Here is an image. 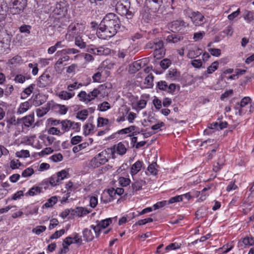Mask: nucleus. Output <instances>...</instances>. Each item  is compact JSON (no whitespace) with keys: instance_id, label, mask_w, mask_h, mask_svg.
I'll use <instances>...</instances> for the list:
<instances>
[{"instance_id":"nucleus-4","label":"nucleus","mask_w":254,"mask_h":254,"mask_svg":"<svg viewBox=\"0 0 254 254\" xmlns=\"http://www.w3.org/2000/svg\"><path fill=\"white\" fill-rule=\"evenodd\" d=\"M72 244H76L79 246L82 244V240L79 234L74 233L71 236L67 237L64 240L63 243V248L59 252V254L66 253L68 250V247Z\"/></svg>"},{"instance_id":"nucleus-7","label":"nucleus","mask_w":254,"mask_h":254,"mask_svg":"<svg viewBox=\"0 0 254 254\" xmlns=\"http://www.w3.org/2000/svg\"><path fill=\"white\" fill-rule=\"evenodd\" d=\"M81 31L80 24L76 23H72L68 26L67 33L65 35V37L66 39L70 40L77 36Z\"/></svg>"},{"instance_id":"nucleus-40","label":"nucleus","mask_w":254,"mask_h":254,"mask_svg":"<svg viewBox=\"0 0 254 254\" xmlns=\"http://www.w3.org/2000/svg\"><path fill=\"white\" fill-rule=\"evenodd\" d=\"M53 126L49 128L48 130V132L50 134L61 135L62 133L59 127H54Z\"/></svg>"},{"instance_id":"nucleus-56","label":"nucleus","mask_w":254,"mask_h":254,"mask_svg":"<svg viewBox=\"0 0 254 254\" xmlns=\"http://www.w3.org/2000/svg\"><path fill=\"white\" fill-rule=\"evenodd\" d=\"M191 64L193 67L196 68H200L202 66V62L199 59L192 60Z\"/></svg>"},{"instance_id":"nucleus-52","label":"nucleus","mask_w":254,"mask_h":254,"mask_svg":"<svg viewBox=\"0 0 254 254\" xmlns=\"http://www.w3.org/2000/svg\"><path fill=\"white\" fill-rule=\"evenodd\" d=\"M22 164L17 159H13L10 161V166L12 169L18 168Z\"/></svg>"},{"instance_id":"nucleus-16","label":"nucleus","mask_w":254,"mask_h":254,"mask_svg":"<svg viewBox=\"0 0 254 254\" xmlns=\"http://www.w3.org/2000/svg\"><path fill=\"white\" fill-rule=\"evenodd\" d=\"M92 211L90 208L83 207H77L75 209H71V215L72 216L81 217L87 215Z\"/></svg>"},{"instance_id":"nucleus-48","label":"nucleus","mask_w":254,"mask_h":254,"mask_svg":"<svg viewBox=\"0 0 254 254\" xmlns=\"http://www.w3.org/2000/svg\"><path fill=\"white\" fill-rule=\"evenodd\" d=\"M205 33L204 31L195 32L193 34V39L194 41H198L201 40L205 36Z\"/></svg>"},{"instance_id":"nucleus-24","label":"nucleus","mask_w":254,"mask_h":254,"mask_svg":"<svg viewBox=\"0 0 254 254\" xmlns=\"http://www.w3.org/2000/svg\"><path fill=\"white\" fill-rule=\"evenodd\" d=\"M141 60H138L134 62L131 64L129 65L128 71L130 73H134L138 71L141 68Z\"/></svg>"},{"instance_id":"nucleus-64","label":"nucleus","mask_w":254,"mask_h":254,"mask_svg":"<svg viewBox=\"0 0 254 254\" xmlns=\"http://www.w3.org/2000/svg\"><path fill=\"white\" fill-rule=\"evenodd\" d=\"M167 83L165 81H159L157 83L158 88L161 90L166 91L167 89Z\"/></svg>"},{"instance_id":"nucleus-6","label":"nucleus","mask_w":254,"mask_h":254,"mask_svg":"<svg viewBox=\"0 0 254 254\" xmlns=\"http://www.w3.org/2000/svg\"><path fill=\"white\" fill-rule=\"evenodd\" d=\"M145 126H149V128L146 129H150L151 133H155L161 130V128L164 127V123L161 121H158L153 117H149L147 121L145 120Z\"/></svg>"},{"instance_id":"nucleus-20","label":"nucleus","mask_w":254,"mask_h":254,"mask_svg":"<svg viewBox=\"0 0 254 254\" xmlns=\"http://www.w3.org/2000/svg\"><path fill=\"white\" fill-rule=\"evenodd\" d=\"M130 6L125 5L122 2H117L115 6V9L117 13L121 15H124L127 14V10L129 9Z\"/></svg>"},{"instance_id":"nucleus-12","label":"nucleus","mask_w":254,"mask_h":254,"mask_svg":"<svg viewBox=\"0 0 254 254\" xmlns=\"http://www.w3.org/2000/svg\"><path fill=\"white\" fill-rule=\"evenodd\" d=\"M219 64L218 61L214 62L207 68L206 70L203 73L201 76H198L197 78L199 79H204L207 78L208 77V74L213 73L218 69Z\"/></svg>"},{"instance_id":"nucleus-3","label":"nucleus","mask_w":254,"mask_h":254,"mask_svg":"<svg viewBox=\"0 0 254 254\" xmlns=\"http://www.w3.org/2000/svg\"><path fill=\"white\" fill-rule=\"evenodd\" d=\"M67 175L68 173L65 170H63L58 172L56 174L53 175L48 179L42 181L40 184V185L44 186L46 185V186L44 187L45 189H46L49 184L52 187H55L58 185L61 181L66 178Z\"/></svg>"},{"instance_id":"nucleus-42","label":"nucleus","mask_w":254,"mask_h":254,"mask_svg":"<svg viewBox=\"0 0 254 254\" xmlns=\"http://www.w3.org/2000/svg\"><path fill=\"white\" fill-rule=\"evenodd\" d=\"M234 247L233 242L224 245L221 249L223 251V253L226 254L232 250Z\"/></svg>"},{"instance_id":"nucleus-31","label":"nucleus","mask_w":254,"mask_h":254,"mask_svg":"<svg viewBox=\"0 0 254 254\" xmlns=\"http://www.w3.org/2000/svg\"><path fill=\"white\" fill-rule=\"evenodd\" d=\"M82 233L84 240L87 242H90L94 239V235L91 230L85 228L83 230Z\"/></svg>"},{"instance_id":"nucleus-27","label":"nucleus","mask_w":254,"mask_h":254,"mask_svg":"<svg viewBox=\"0 0 254 254\" xmlns=\"http://www.w3.org/2000/svg\"><path fill=\"white\" fill-rule=\"evenodd\" d=\"M158 165L156 162H153L149 164L147 171H145L146 175H152L153 176L156 175L158 173V170L157 169Z\"/></svg>"},{"instance_id":"nucleus-23","label":"nucleus","mask_w":254,"mask_h":254,"mask_svg":"<svg viewBox=\"0 0 254 254\" xmlns=\"http://www.w3.org/2000/svg\"><path fill=\"white\" fill-rule=\"evenodd\" d=\"M47 97L46 95L42 94H37L34 98V105L39 106L44 104L47 100Z\"/></svg>"},{"instance_id":"nucleus-41","label":"nucleus","mask_w":254,"mask_h":254,"mask_svg":"<svg viewBox=\"0 0 254 254\" xmlns=\"http://www.w3.org/2000/svg\"><path fill=\"white\" fill-rule=\"evenodd\" d=\"M88 113L87 110H83L79 112H78L77 113L76 117L77 118L79 119V120H81L82 121L85 120L87 117L88 116Z\"/></svg>"},{"instance_id":"nucleus-44","label":"nucleus","mask_w":254,"mask_h":254,"mask_svg":"<svg viewBox=\"0 0 254 254\" xmlns=\"http://www.w3.org/2000/svg\"><path fill=\"white\" fill-rule=\"evenodd\" d=\"M34 173V171L31 167H28L25 169L22 173L21 176L22 177L26 178L30 177Z\"/></svg>"},{"instance_id":"nucleus-10","label":"nucleus","mask_w":254,"mask_h":254,"mask_svg":"<svg viewBox=\"0 0 254 254\" xmlns=\"http://www.w3.org/2000/svg\"><path fill=\"white\" fill-rule=\"evenodd\" d=\"M238 246L240 248L244 246L245 248L254 246V237L249 234L242 237L239 241Z\"/></svg>"},{"instance_id":"nucleus-61","label":"nucleus","mask_w":254,"mask_h":254,"mask_svg":"<svg viewBox=\"0 0 254 254\" xmlns=\"http://www.w3.org/2000/svg\"><path fill=\"white\" fill-rule=\"evenodd\" d=\"M97 224L96 226H94L93 225H91L90 228L93 229L95 232V234L96 235V237H99L102 229L101 227H100L99 225L98 224V223H96Z\"/></svg>"},{"instance_id":"nucleus-32","label":"nucleus","mask_w":254,"mask_h":254,"mask_svg":"<svg viewBox=\"0 0 254 254\" xmlns=\"http://www.w3.org/2000/svg\"><path fill=\"white\" fill-rule=\"evenodd\" d=\"M29 107L30 104L28 101L22 103L17 110V113L21 114L26 112L29 109Z\"/></svg>"},{"instance_id":"nucleus-38","label":"nucleus","mask_w":254,"mask_h":254,"mask_svg":"<svg viewBox=\"0 0 254 254\" xmlns=\"http://www.w3.org/2000/svg\"><path fill=\"white\" fill-rule=\"evenodd\" d=\"M58 201V198L56 196H54L48 199L47 202L44 204V206L46 208H49L53 206Z\"/></svg>"},{"instance_id":"nucleus-47","label":"nucleus","mask_w":254,"mask_h":254,"mask_svg":"<svg viewBox=\"0 0 254 254\" xmlns=\"http://www.w3.org/2000/svg\"><path fill=\"white\" fill-rule=\"evenodd\" d=\"M118 181L119 183L122 187H126L128 186L130 182V180L129 178L125 177H120Z\"/></svg>"},{"instance_id":"nucleus-62","label":"nucleus","mask_w":254,"mask_h":254,"mask_svg":"<svg viewBox=\"0 0 254 254\" xmlns=\"http://www.w3.org/2000/svg\"><path fill=\"white\" fill-rule=\"evenodd\" d=\"M54 151V150L52 149L51 147H47L42 150L41 152L38 153V155L40 156H44L45 155L49 154L52 153Z\"/></svg>"},{"instance_id":"nucleus-45","label":"nucleus","mask_w":254,"mask_h":254,"mask_svg":"<svg viewBox=\"0 0 254 254\" xmlns=\"http://www.w3.org/2000/svg\"><path fill=\"white\" fill-rule=\"evenodd\" d=\"M16 157L18 158H27L30 156L29 152L27 150H21L16 153Z\"/></svg>"},{"instance_id":"nucleus-17","label":"nucleus","mask_w":254,"mask_h":254,"mask_svg":"<svg viewBox=\"0 0 254 254\" xmlns=\"http://www.w3.org/2000/svg\"><path fill=\"white\" fill-rule=\"evenodd\" d=\"M190 18L192 22L195 26L201 25L205 22V19L203 15L198 11L192 12Z\"/></svg>"},{"instance_id":"nucleus-50","label":"nucleus","mask_w":254,"mask_h":254,"mask_svg":"<svg viewBox=\"0 0 254 254\" xmlns=\"http://www.w3.org/2000/svg\"><path fill=\"white\" fill-rule=\"evenodd\" d=\"M46 230V227L45 226H38L35 228H33L32 230V232L35 233L36 235H40L41 233H43Z\"/></svg>"},{"instance_id":"nucleus-29","label":"nucleus","mask_w":254,"mask_h":254,"mask_svg":"<svg viewBox=\"0 0 254 254\" xmlns=\"http://www.w3.org/2000/svg\"><path fill=\"white\" fill-rule=\"evenodd\" d=\"M58 97L62 100H67L72 98L74 96V92L61 91L58 94Z\"/></svg>"},{"instance_id":"nucleus-9","label":"nucleus","mask_w":254,"mask_h":254,"mask_svg":"<svg viewBox=\"0 0 254 254\" xmlns=\"http://www.w3.org/2000/svg\"><path fill=\"white\" fill-rule=\"evenodd\" d=\"M154 51L153 56L157 59H160L163 58L165 54V50L164 48L163 42L162 41L159 40L154 43Z\"/></svg>"},{"instance_id":"nucleus-34","label":"nucleus","mask_w":254,"mask_h":254,"mask_svg":"<svg viewBox=\"0 0 254 254\" xmlns=\"http://www.w3.org/2000/svg\"><path fill=\"white\" fill-rule=\"evenodd\" d=\"M107 85L106 84L101 85L99 86L98 88H95L92 91L90 92L92 98L94 99L100 93V91L103 90L105 88H107Z\"/></svg>"},{"instance_id":"nucleus-33","label":"nucleus","mask_w":254,"mask_h":254,"mask_svg":"<svg viewBox=\"0 0 254 254\" xmlns=\"http://www.w3.org/2000/svg\"><path fill=\"white\" fill-rule=\"evenodd\" d=\"M107 155V154L106 151H102L101 152L99 153L95 157L97 158H98L101 165H103L108 161Z\"/></svg>"},{"instance_id":"nucleus-5","label":"nucleus","mask_w":254,"mask_h":254,"mask_svg":"<svg viewBox=\"0 0 254 254\" xmlns=\"http://www.w3.org/2000/svg\"><path fill=\"white\" fill-rule=\"evenodd\" d=\"M27 5V0H9V10L12 14H19L23 12Z\"/></svg>"},{"instance_id":"nucleus-13","label":"nucleus","mask_w":254,"mask_h":254,"mask_svg":"<svg viewBox=\"0 0 254 254\" xmlns=\"http://www.w3.org/2000/svg\"><path fill=\"white\" fill-rule=\"evenodd\" d=\"M52 78L49 74L43 73L37 81V85L40 88L46 87L51 82Z\"/></svg>"},{"instance_id":"nucleus-53","label":"nucleus","mask_w":254,"mask_h":254,"mask_svg":"<svg viewBox=\"0 0 254 254\" xmlns=\"http://www.w3.org/2000/svg\"><path fill=\"white\" fill-rule=\"evenodd\" d=\"M75 44L81 49L86 47V43L80 38L76 37L75 40Z\"/></svg>"},{"instance_id":"nucleus-26","label":"nucleus","mask_w":254,"mask_h":254,"mask_svg":"<svg viewBox=\"0 0 254 254\" xmlns=\"http://www.w3.org/2000/svg\"><path fill=\"white\" fill-rule=\"evenodd\" d=\"M180 76V73L176 69H170L167 74V78L172 80H177L179 78Z\"/></svg>"},{"instance_id":"nucleus-35","label":"nucleus","mask_w":254,"mask_h":254,"mask_svg":"<svg viewBox=\"0 0 254 254\" xmlns=\"http://www.w3.org/2000/svg\"><path fill=\"white\" fill-rule=\"evenodd\" d=\"M96 50V55L99 56L109 55L111 51L110 49L104 47L97 48Z\"/></svg>"},{"instance_id":"nucleus-18","label":"nucleus","mask_w":254,"mask_h":254,"mask_svg":"<svg viewBox=\"0 0 254 254\" xmlns=\"http://www.w3.org/2000/svg\"><path fill=\"white\" fill-rule=\"evenodd\" d=\"M127 152V148L124 144H115L113 147L111 149V152L112 157H116L115 154H117L120 155H123Z\"/></svg>"},{"instance_id":"nucleus-15","label":"nucleus","mask_w":254,"mask_h":254,"mask_svg":"<svg viewBox=\"0 0 254 254\" xmlns=\"http://www.w3.org/2000/svg\"><path fill=\"white\" fill-rule=\"evenodd\" d=\"M251 98L248 96L244 97L241 100L240 102L238 104V105L239 106L238 107V112L240 115H242L246 113L247 110H246L245 108L248 105L251 104Z\"/></svg>"},{"instance_id":"nucleus-37","label":"nucleus","mask_w":254,"mask_h":254,"mask_svg":"<svg viewBox=\"0 0 254 254\" xmlns=\"http://www.w3.org/2000/svg\"><path fill=\"white\" fill-rule=\"evenodd\" d=\"M112 221L110 218L103 220L102 221H97L96 223L99 225L101 229H104L107 227L112 223Z\"/></svg>"},{"instance_id":"nucleus-59","label":"nucleus","mask_w":254,"mask_h":254,"mask_svg":"<svg viewBox=\"0 0 254 254\" xmlns=\"http://www.w3.org/2000/svg\"><path fill=\"white\" fill-rule=\"evenodd\" d=\"M182 201V196L180 195H176L171 197L168 200V204H172L175 202H179Z\"/></svg>"},{"instance_id":"nucleus-14","label":"nucleus","mask_w":254,"mask_h":254,"mask_svg":"<svg viewBox=\"0 0 254 254\" xmlns=\"http://www.w3.org/2000/svg\"><path fill=\"white\" fill-rule=\"evenodd\" d=\"M98 158L94 157L92 159L85 161L83 163V167L84 169L89 170L98 168L101 166Z\"/></svg>"},{"instance_id":"nucleus-11","label":"nucleus","mask_w":254,"mask_h":254,"mask_svg":"<svg viewBox=\"0 0 254 254\" xmlns=\"http://www.w3.org/2000/svg\"><path fill=\"white\" fill-rule=\"evenodd\" d=\"M152 70V67L147 66L145 68H144V72L149 73L144 79V88H150L153 86V76L151 73Z\"/></svg>"},{"instance_id":"nucleus-49","label":"nucleus","mask_w":254,"mask_h":254,"mask_svg":"<svg viewBox=\"0 0 254 254\" xmlns=\"http://www.w3.org/2000/svg\"><path fill=\"white\" fill-rule=\"evenodd\" d=\"M82 86V84L81 83H78L77 82H74L73 84H70L68 85L67 87V89L69 92H73L72 91L73 90L78 89Z\"/></svg>"},{"instance_id":"nucleus-36","label":"nucleus","mask_w":254,"mask_h":254,"mask_svg":"<svg viewBox=\"0 0 254 254\" xmlns=\"http://www.w3.org/2000/svg\"><path fill=\"white\" fill-rule=\"evenodd\" d=\"M182 246V244L181 243L175 242L172 243L167 246L165 250L166 252L172 251V250H176L180 249Z\"/></svg>"},{"instance_id":"nucleus-63","label":"nucleus","mask_w":254,"mask_h":254,"mask_svg":"<svg viewBox=\"0 0 254 254\" xmlns=\"http://www.w3.org/2000/svg\"><path fill=\"white\" fill-rule=\"evenodd\" d=\"M80 100L85 103H87L88 98H87V93L84 91H81L77 95Z\"/></svg>"},{"instance_id":"nucleus-39","label":"nucleus","mask_w":254,"mask_h":254,"mask_svg":"<svg viewBox=\"0 0 254 254\" xmlns=\"http://www.w3.org/2000/svg\"><path fill=\"white\" fill-rule=\"evenodd\" d=\"M171 61L168 59H164L160 63V66L164 69L168 68L171 64Z\"/></svg>"},{"instance_id":"nucleus-60","label":"nucleus","mask_w":254,"mask_h":254,"mask_svg":"<svg viewBox=\"0 0 254 254\" xmlns=\"http://www.w3.org/2000/svg\"><path fill=\"white\" fill-rule=\"evenodd\" d=\"M167 204V201L166 200H163L161 201L157 202L156 204H154L153 206V209L156 210L159 208H162L165 206Z\"/></svg>"},{"instance_id":"nucleus-55","label":"nucleus","mask_w":254,"mask_h":254,"mask_svg":"<svg viewBox=\"0 0 254 254\" xmlns=\"http://www.w3.org/2000/svg\"><path fill=\"white\" fill-rule=\"evenodd\" d=\"M244 18L247 22H250L254 19L253 12L249 11H246L244 16Z\"/></svg>"},{"instance_id":"nucleus-51","label":"nucleus","mask_w":254,"mask_h":254,"mask_svg":"<svg viewBox=\"0 0 254 254\" xmlns=\"http://www.w3.org/2000/svg\"><path fill=\"white\" fill-rule=\"evenodd\" d=\"M50 159L54 162H59L63 160V156L61 153H57L53 155Z\"/></svg>"},{"instance_id":"nucleus-58","label":"nucleus","mask_w":254,"mask_h":254,"mask_svg":"<svg viewBox=\"0 0 254 254\" xmlns=\"http://www.w3.org/2000/svg\"><path fill=\"white\" fill-rule=\"evenodd\" d=\"M94 126L91 124H86L84 126V133L85 135H88L90 133L91 130L94 129Z\"/></svg>"},{"instance_id":"nucleus-28","label":"nucleus","mask_w":254,"mask_h":254,"mask_svg":"<svg viewBox=\"0 0 254 254\" xmlns=\"http://www.w3.org/2000/svg\"><path fill=\"white\" fill-rule=\"evenodd\" d=\"M42 186L39 185V186H34L31 188L27 192H26V195L34 196L38 195L41 193L42 191Z\"/></svg>"},{"instance_id":"nucleus-54","label":"nucleus","mask_w":254,"mask_h":254,"mask_svg":"<svg viewBox=\"0 0 254 254\" xmlns=\"http://www.w3.org/2000/svg\"><path fill=\"white\" fill-rule=\"evenodd\" d=\"M65 232V230L64 229H61L60 231H56L53 234H52L51 237V239H58V238L62 236L64 234Z\"/></svg>"},{"instance_id":"nucleus-1","label":"nucleus","mask_w":254,"mask_h":254,"mask_svg":"<svg viewBox=\"0 0 254 254\" xmlns=\"http://www.w3.org/2000/svg\"><path fill=\"white\" fill-rule=\"evenodd\" d=\"M121 27L118 16L109 13L104 17L98 26L97 34L99 38L108 39L115 35Z\"/></svg>"},{"instance_id":"nucleus-19","label":"nucleus","mask_w":254,"mask_h":254,"mask_svg":"<svg viewBox=\"0 0 254 254\" xmlns=\"http://www.w3.org/2000/svg\"><path fill=\"white\" fill-rule=\"evenodd\" d=\"M186 26V23L182 20H176L169 24V29L173 32H176Z\"/></svg>"},{"instance_id":"nucleus-43","label":"nucleus","mask_w":254,"mask_h":254,"mask_svg":"<svg viewBox=\"0 0 254 254\" xmlns=\"http://www.w3.org/2000/svg\"><path fill=\"white\" fill-rule=\"evenodd\" d=\"M218 129V123L215 122L210 124L208 129H206L204 130V133L205 134H208L212 131L211 130Z\"/></svg>"},{"instance_id":"nucleus-30","label":"nucleus","mask_w":254,"mask_h":254,"mask_svg":"<svg viewBox=\"0 0 254 254\" xmlns=\"http://www.w3.org/2000/svg\"><path fill=\"white\" fill-rule=\"evenodd\" d=\"M21 120L22 121V123L25 127H29L30 126H32L34 121V113H33L21 119Z\"/></svg>"},{"instance_id":"nucleus-46","label":"nucleus","mask_w":254,"mask_h":254,"mask_svg":"<svg viewBox=\"0 0 254 254\" xmlns=\"http://www.w3.org/2000/svg\"><path fill=\"white\" fill-rule=\"evenodd\" d=\"M206 189H203L201 191L197 192V193L200 195L199 198L200 201H203L206 200L207 197L209 196V193L206 192Z\"/></svg>"},{"instance_id":"nucleus-2","label":"nucleus","mask_w":254,"mask_h":254,"mask_svg":"<svg viewBox=\"0 0 254 254\" xmlns=\"http://www.w3.org/2000/svg\"><path fill=\"white\" fill-rule=\"evenodd\" d=\"M47 123L48 126L49 127L57 126L59 125L62 134L69 131L70 129H77L79 127L78 123L71 122L67 119L61 121L51 118L47 120Z\"/></svg>"},{"instance_id":"nucleus-57","label":"nucleus","mask_w":254,"mask_h":254,"mask_svg":"<svg viewBox=\"0 0 254 254\" xmlns=\"http://www.w3.org/2000/svg\"><path fill=\"white\" fill-rule=\"evenodd\" d=\"M109 123V120L107 119H105L102 117H99L97 120V126L98 127H103L107 125Z\"/></svg>"},{"instance_id":"nucleus-22","label":"nucleus","mask_w":254,"mask_h":254,"mask_svg":"<svg viewBox=\"0 0 254 254\" xmlns=\"http://www.w3.org/2000/svg\"><path fill=\"white\" fill-rule=\"evenodd\" d=\"M201 54V50L197 47H192L189 49L187 57L189 59H194L199 57Z\"/></svg>"},{"instance_id":"nucleus-21","label":"nucleus","mask_w":254,"mask_h":254,"mask_svg":"<svg viewBox=\"0 0 254 254\" xmlns=\"http://www.w3.org/2000/svg\"><path fill=\"white\" fill-rule=\"evenodd\" d=\"M147 7L153 12L157 11L160 6L158 0H146Z\"/></svg>"},{"instance_id":"nucleus-25","label":"nucleus","mask_w":254,"mask_h":254,"mask_svg":"<svg viewBox=\"0 0 254 254\" xmlns=\"http://www.w3.org/2000/svg\"><path fill=\"white\" fill-rule=\"evenodd\" d=\"M142 166V162L139 161H136L132 165L130 169V174L133 180H134L135 175L140 170Z\"/></svg>"},{"instance_id":"nucleus-8","label":"nucleus","mask_w":254,"mask_h":254,"mask_svg":"<svg viewBox=\"0 0 254 254\" xmlns=\"http://www.w3.org/2000/svg\"><path fill=\"white\" fill-rule=\"evenodd\" d=\"M67 10V3L64 0H60L58 2L53 10L54 14L57 15H64Z\"/></svg>"}]
</instances>
